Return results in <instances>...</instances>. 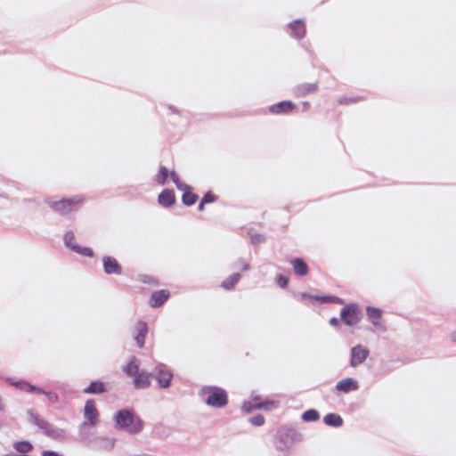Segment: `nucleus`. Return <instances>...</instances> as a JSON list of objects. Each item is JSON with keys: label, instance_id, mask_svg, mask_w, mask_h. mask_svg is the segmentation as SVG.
<instances>
[{"label": "nucleus", "instance_id": "4468645a", "mask_svg": "<svg viewBox=\"0 0 456 456\" xmlns=\"http://www.w3.org/2000/svg\"><path fill=\"white\" fill-rule=\"evenodd\" d=\"M170 293L167 289H160L153 292L150 299V305L152 307L161 306L169 297Z\"/></svg>", "mask_w": 456, "mask_h": 456}, {"label": "nucleus", "instance_id": "c9c22d12", "mask_svg": "<svg viewBox=\"0 0 456 456\" xmlns=\"http://www.w3.org/2000/svg\"><path fill=\"white\" fill-rule=\"evenodd\" d=\"M365 100L364 97H344L338 101L340 104H350V103H356L361 101Z\"/></svg>", "mask_w": 456, "mask_h": 456}, {"label": "nucleus", "instance_id": "a18cd8bd", "mask_svg": "<svg viewBox=\"0 0 456 456\" xmlns=\"http://www.w3.org/2000/svg\"><path fill=\"white\" fill-rule=\"evenodd\" d=\"M371 322L375 327L380 329L382 331L385 330V328L378 322V320H373Z\"/></svg>", "mask_w": 456, "mask_h": 456}, {"label": "nucleus", "instance_id": "6ab92c4d", "mask_svg": "<svg viewBox=\"0 0 456 456\" xmlns=\"http://www.w3.org/2000/svg\"><path fill=\"white\" fill-rule=\"evenodd\" d=\"M301 299L305 300L308 298H314L317 300H320L322 303H335L338 305H343L344 300L340 297H335V296H324V297H313L307 293H301Z\"/></svg>", "mask_w": 456, "mask_h": 456}, {"label": "nucleus", "instance_id": "8fccbe9b", "mask_svg": "<svg viewBox=\"0 0 456 456\" xmlns=\"http://www.w3.org/2000/svg\"><path fill=\"white\" fill-rule=\"evenodd\" d=\"M281 456H289V453H284L283 455H281Z\"/></svg>", "mask_w": 456, "mask_h": 456}, {"label": "nucleus", "instance_id": "39448f33", "mask_svg": "<svg viewBox=\"0 0 456 456\" xmlns=\"http://www.w3.org/2000/svg\"><path fill=\"white\" fill-rule=\"evenodd\" d=\"M340 318L346 325L354 326L361 321L362 313L356 304H348L341 309Z\"/></svg>", "mask_w": 456, "mask_h": 456}, {"label": "nucleus", "instance_id": "09e8293b", "mask_svg": "<svg viewBox=\"0 0 456 456\" xmlns=\"http://www.w3.org/2000/svg\"><path fill=\"white\" fill-rule=\"evenodd\" d=\"M4 456H28V455H26V454L20 455V454H15V453H9V454H5Z\"/></svg>", "mask_w": 456, "mask_h": 456}, {"label": "nucleus", "instance_id": "7ed1b4c3", "mask_svg": "<svg viewBox=\"0 0 456 456\" xmlns=\"http://www.w3.org/2000/svg\"><path fill=\"white\" fill-rule=\"evenodd\" d=\"M84 416L88 420V422L85 421L80 425V436L83 441H86L88 438V435L86 434L83 429L88 425L94 427L98 421V411L94 405V401L92 399H88L86 402L85 409H84Z\"/></svg>", "mask_w": 456, "mask_h": 456}, {"label": "nucleus", "instance_id": "72a5a7b5", "mask_svg": "<svg viewBox=\"0 0 456 456\" xmlns=\"http://www.w3.org/2000/svg\"><path fill=\"white\" fill-rule=\"evenodd\" d=\"M367 314L370 321L379 320L381 317L382 312L379 308H375L372 306H367L366 308Z\"/></svg>", "mask_w": 456, "mask_h": 456}, {"label": "nucleus", "instance_id": "6e6552de", "mask_svg": "<svg viewBox=\"0 0 456 456\" xmlns=\"http://www.w3.org/2000/svg\"><path fill=\"white\" fill-rule=\"evenodd\" d=\"M64 244L67 248H70L72 251L80 254L82 256L92 257L94 256V252L90 248L81 247L75 242V235L73 232L69 231L64 234Z\"/></svg>", "mask_w": 456, "mask_h": 456}, {"label": "nucleus", "instance_id": "473e14b6", "mask_svg": "<svg viewBox=\"0 0 456 456\" xmlns=\"http://www.w3.org/2000/svg\"><path fill=\"white\" fill-rule=\"evenodd\" d=\"M169 176L178 190L187 189V184L181 182L179 175L176 174L175 171L169 172Z\"/></svg>", "mask_w": 456, "mask_h": 456}, {"label": "nucleus", "instance_id": "412c9836", "mask_svg": "<svg viewBox=\"0 0 456 456\" xmlns=\"http://www.w3.org/2000/svg\"><path fill=\"white\" fill-rule=\"evenodd\" d=\"M38 428L50 437L58 438L61 436V431L45 419L40 422Z\"/></svg>", "mask_w": 456, "mask_h": 456}, {"label": "nucleus", "instance_id": "4c0bfd02", "mask_svg": "<svg viewBox=\"0 0 456 456\" xmlns=\"http://www.w3.org/2000/svg\"><path fill=\"white\" fill-rule=\"evenodd\" d=\"M250 240H251V243L253 245H257V244L264 243L266 239H265V236L263 234L254 233L251 235Z\"/></svg>", "mask_w": 456, "mask_h": 456}, {"label": "nucleus", "instance_id": "2f4dec72", "mask_svg": "<svg viewBox=\"0 0 456 456\" xmlns=\"http://www.w3.org/2000/svg\"><path fill=\"white\" fill-rule=\"evenodd\" d=\"M317 85L315 84H305L297 87V91L301 95H306L308 94L317 91Z\"/></svg>", "mask_w": 456, "mask_h": 456}, {"label": "nucleus", "instance_id": "1a4fd4ad", "mask_svg": "<svg viewBox=\"0 0 456 456\" xmlns=\"http://www.w3.org/2000/svg\"><path fill=\"white\" fill-rule=\"evenodd\" d=\"M297 105L291 101H281L268 107V112L273 115H286L293 112Z\"/></svg>", "mask_w": 456, "mask_h": 456}, {"label": "nucleus", "instance_id": "20e7f679", "mask_svg": "<svg viewBox=\"0 0 456 456\" xmlns=\"http://www.w3.org/2000/svg\"><path fill=\"white\" fill-rule=\"evenodd\" d=\"M84 200L80 197H74L71 199H62L59 201L47 200L46 203L56 212L62 215L67 214L74 209H77V206Z\"/></svg>", "mask_w": 456, "mask_h": 456}, {"label": "nucleus", "instance_id": "9b49d317", "mask_svg": "<svg viewBox=\"0 0 456 456\" xmlns=\"http://www.w3.org/2000/svg\"><path fill=\"white\" fill-rule=\"evenodd\" d=\"M102 265L104 272L107 274H118L120 275L122 273V266L118 263V261L109 256H105L102 258Z\"/></svg>", "mask_w": 456, "mask_h": 456}, {"label": "nucleus", "instance_id": "5701e85b", "mask_svg": "<svg viewBox=\"0 0 456 456\" xmlns=\"http://www.w3.org/2000/svg\"><path fill=\"white\" fill-rule=\"evenodd\" d=\"M183 194L182 196V201L185 206H192L198 200V195L191 191V187L187 184V189L182 190Z\"/></svg>", "mask_w": 456, "mask_h": 456}, {"label": "nucleus", "instance_id": "423d86ee", "mask_svg": "<svg viewBox=\"0 0 456 456\" xmlns=\"http://www.w3.org/2000/svg\"><path fill=\"white\" fill-rule=\"evenodd\" d=\"M276 440L281 441L284 445L292 447L295 443L302 440V435L295 428H281L277 433Z\"/></svg>", "mask_w": 456, "mask_h": 456}, {"label": "nucleus", "instance_id": "2eb2a0df", "mask_svg": "<svg viewBox=\"0 0 456 456\" xmlns=\"http://www.w3.org/2000/svg\"><path fill=\"white\" fill-rule=\"evenodd\" d=\"M158 202L164 208H170L175 203V192L172 190L165 189L158 196Z\"/></svg>", "mask_w": 456, "mask_h": 456}, {"label": "nucleus", "instance_id": "bb28decb", "mask_svg": "<svg viewBox=\"0 0 456 456\" xmlns=\"http://www.w3.org/2000/svg\"><path fill=\"white\" fill-rule=\"evenodd\" d=\"M168 176V169L164 166H160L159 173L154 177V181L159 185H164L167 183Z\"/></svg>", "mask_w": 456, "mask_h": 456}, {"label": "nucleus", "instance_id": "7c9ffc66", "mask_svg": "<svg viewBox=\"0 0 456 456\" xmlns=\"http://www.w3.org/2000/svg\"><path fill=\"white\" fill-rule=\"evenodd\" d=\"M319 419H320L319 412L314 409L307 410L302 414V419L304 421H316Z\"/></svg>", "mask_w": 456, "mask_h": 456}, {"label": "nucleus", "instance_id": "c03bdc74", "mask_svg": "<svg viewBox=\"0 0 456 456\" xmlns=\"http://www.w3.org/2000/svg\"><path fill=\"white\" fill-rule=\"evenodd\" d=\"M330 324L333 327H338L340 325V322L337 317H332L330 319Z\"/></svg>", "mask_w": 456, "mask_h": 456}, {"label": "nucleus", "instance_id": "f257e3e1", "mask_svg": "<svg viewBox=\"0 0 456 456\" xmlns=\"http://www.w3.org/2000/svg\"><path fill=\"white\" fill-rule=\"evenodd\" d=\"M113 420L118 429L125 430L129 434L140 433L144 426L143 421L129 409H121L113 416Z\"/></svg>", "mask_w": 456, "mask_h": 456}, {"label": "nucleus", "instance_id": "c756f323", "mask_svg": "<svg viewBox=\"0 0 456 456\" xmlns=\"http://www.w3.org/2000/svg\"><path fill=\"white\" fill-rule=\"evenodd\" d=\"M96 443L100 449L110 451L114 447L115 440L100 437L96 439Z\"/></svg>", "mask_w": 456, "mask_h": 456}, {"label": "nucleus", "instance_id": "aec40b11", "mask_svg": "<svg viewBox=\"0 0 456 456\" xmlns=\"http://www.w3.org/2000/svg\"><path fill=\"white\" fill-rule=\"evenodd\" d=\"M289 28L292 31V35L297 38L301 39L305 35V25L301 20H295L289 24Z\"/></svg>", "mask_w": 456, "mask_h": 456}, {"label": "nucleus", "instance_id": "c85d7f7f", "mask_svg": "<svg viewBox=\"0 0 456 456\" xmlns=\"http://www.w3.org/2000/svg\"><path fill=\"white\" fill-rule=\"evenodd\" d=\"M13 448L20 453H27L33 449V446L28 441H19L13 444Z\"/></svg>", "mask_w": 456, "mask_h": 456}, {"label": "nucleus", "instance_id": "49530a36", "mask_svg": "<svg viewBox=\"0 0 456 456\" xmlns=\"http://www.w3.org/2000/svg\"><path fill=\"white\" fill-rule=\"evenodd\" d=\"M206 203H203V201L201 200L198 206V209L200 211H203L204 210V207H205Z\"/></svg>", "mask_w": 456, "mask_h": 456}, {"label": "nucleus", "instance_id": "ea45409f", "mask_svg": "<svg viewBox=\"0 0 456 456\" xmlns=\"http://www.w3.org/2000/svg\"><path fill=\"white\" fill-rule=\"evenodd\" d=\"M217 199L216 196H215L214 194H212L210 191L207 192L203 198L201 199V200L203 201V203H211V202H214L216 201Z\"/></svg>", "mask_w": 456, "mask_h": 456}, {"label": "nucleus", "instance_id": "e433bc0d", "mask_svg": "<svg viewBox=\"0 0 456 456\" xmlns=\"http://www.w3.org/2000/svg\"><path fill=\"white\" fill-rule=\"evenodd\" d=\"M248 421L254 426L260 427L265 423V418L263 415L257 414L251 417Z\"/></svg>", "mask_w": 456, "mask_h": 456}, {"label": "nucleus", "instance_id": "0eeeda50", "mask_svg": "<svg viewBox=\"0 0 456 456\" xmlns=\"http://www.w3.org/2000/svg\"><path fill=\"white\" fill-rule=\"evenodd\" d=\"M152 373L161 388H167L170 387L173 373L167 365L163 363L158 364Z\"/></svg>", "mask_w": 456, "mask_h": 456}, {"label": "nucleus", "instance_id": "f3484780", "mask_svg": "<svg viewBox=\"0 0 456 456\" xmlns=\"http://www.w3.org/2000/svg\"><path fill=\"white\" fill-rule=\"evenodd\" d=\"M136 334L134 335V340L139 347H142L144 345V339L148 333V326L146 322L139 321L135 324Z\"/></svg>", "mask_w": 456, "mask_h": 456}, {"label": "nucleus", "instance_id": "dca6fc26", "mask_svg": "<svg viewBox=\"0 0 456 456\" xmlns=\"http://www.w3.org/2000/svg\"><path fill=\"white\" fill-rule=\"evenodd\" d=\"M276 402L274 401H265L263 403H244L243 406H242V409L246 411V412H250L251 411H253L254 409H260V410H265V411H270L272 410L273 407L276 406Z\"/></svg>", "mask_w": 456, "mask_h": 456}, {"label": "nucleus", "instance_id": "b1692460", "mask_svg": "<svg viewBox=\"0 0 456 456\" xmlns=\"http://www.w3.org/2000/svg\"><path fill=\"white\" fill-rule=\"evenodd\" d=\"M106 391V387L104 383L101 381H92L90 385L86 387L83 392L85 394H93V395H98L102 394Z\"/></svg>", "mask_w": 456, "mask_h": 456}, {"label": "nucleus", "instance_id": "58836bf2", "mask_svg": "<svg viewBox=\"0 0 456 456\" xmlns=\"http://www.w3.org/2000/svg\"><path fill=\"white\" fill-rule=\"evenodd\" d=\"M28 418H29V421L39 427L40 426V422L44 420V419H41L37 414L34 413L32 411H29L28 412Z\"/></svg>", "mask_w": 456, "mask_h": 456}, {"label": "nucleus", "instance_id": "f03ea898", "mask_svg": "<svg viewBox=\"0 0 456 456\" xmlns=\"http://www.w3.org/2000/svg\"><path fill=\"white\" fill-rule=\"evenodd\" d=\"M200 395L203 397V401L212 407L222 408L228 403L227 393L221 387H204L201 388Z\"/></svg>", "mask_w": 456, "mask_h": 456}, {"label": "nucleus", "instance_id": "ddd939ff", "mask_svg": "<svg viewBox=\"0 0 456 456\" xmlns=\"http://www.w3.org/2000/svg\"><path fill=\"white\" fill-rule=\"evenodd\" d=\"M134 378V387L138 389H144L151 386V379L153 378V373L146 370H140Z\"/></svg>", "mask_w": 456, "mask_h": 456}, {"label": "nucleus", "instance_id": "a19ab883", "mask_svg": "<svg viewBox=\"0 0 456 456\" xmlns=\"http://www.w3.org/2000/svg\"><path fill=\"white\" fill-rule=\"evenodd\" d=\"M288 282H289V279L287 277H285L281 274H279L277 276V283L281 288H282V289L286 288L288 285Z\"/></svg>", "mask_w": 456, "mask_h": 456}, {"label": "nucleus", "instance_id": "cd10ccee", "mask_svg": "<svg viewBox=\"0 0 456 456\" xmlns=\"http://www.w3.org/2000/svg\"><path fill=\"white\" fill-rule=\"evenodd\" d=\"M124 371L130 377H134L140 371L136 358L133 356L128 364L124 368Z\"/></svg>", "mask_w": 456, "mask_h": 456}, {"label": "nucleus", "instance_id": "f8f14e48", "mask_svg": "<svg viewBox=\"0 0 456 456\" xmlns=\"http://www.w3.org/2000/svg\"><path fill=\"white\" fill-rule=\"evenodd\" d=\"M7 381L12 387L22 391H26L28 393H45V390L43 388L33 386L26 380H15L13 378H8Z\"/></svg>", "mask_w": 456, "mask_h": 456}, {"label": "nucleus", "instance_id": "79ce46f5", "mask_svg": "<svg viewBox=\"0 0 456 456\" xmlns=\"http://www.w3.org/2000/svg\"><path fill=\"white\" fill-rule=\"evenodd\" d=\"M39 394L46 395L48 400L51 401V402H53V403H56L59 400L58 395L55 394V393L45 391V393H39Z\"/></svg>", "mask_w": 456, "mask_h": 456}, {"label": "nucleus", "instance_id": "a878e982", "mask_svg": "<svg viewBox=\"0 0 456 456\" xmlns=\"http://www.w3.org/2000/svg\"><path fill=\"white\" fill-rule=\"evenodd\" d=\"M240 280V274L239 273H234L226 278L221 284V287L225 289H232Z\"/></svg>", "mask_w": 456, "mask_h": 456}, {"label": "nucleus", "instance_id": "de8ad7c7", "mask_svg": "<svg viewBox=\"0 0 456 456\" xmlns=\"http://www.w3.org/2000/svg\"><path fill=\"white\" fill-rule=\"evenodd\" d=\"M451 338L453 342H456V331L452 332L451 334Z\"/></svg>", "mask_w": 456, "mask_h": 456}, {"label": "nucleus", "instance_id": "37998d69", "mask_svg": "<svg viewBox=\"0 0 456 456\" xmlns=\"http://www.w3.org/2000/svg\"><path fill=\"white\" fill-rule=\"evenodd\" d=\"M276 450L280 452H285L291 448V446L284 445V444L281 441L276 440Z\"/></svg>", "mask_w": 456, "mask_h": 456}, {"label": "nucleus", "instance_id": "f704fd0d", "mask_svg": "<svg viewBox=\"0 0 456 456\" xmlns=\"http://www.w3.org/2000/svg\"><path fill=\"white\" fill-rule=\"evenodd\" d=\"M232 269L240 268L241 271H248L250 269V265L243 258L237 259L232 265Z\"/></svg>", "mask_w": 456, "mask_h": 456}, {"label": "nucleus", "instance_id": "393cba45", "mask_svg": "<svg viewBox=\"0 0 456 456\" xmlns=\"http://www.w3.org/2000/svg\"><path fill=\"white\" fill-rule=\"evenodd\" d=\"M323 422L330 427L339 428L343 425V419L336 413H329L324 416Z\"/></svg>", "mask_w": 456, "mask_h": 456}, {"label": "nucleus", "instance_id": "4be33fe9", "mask_svg": "<svg viewBox=\"0 0 456 456\" xmlns=\"http://www.w3.org/2000/svg\"><path fill=\"white\" fill-rule=\"evenodd\" d=\"M294 272L299 276L306 275L308 273L307 265L301 258H294L290 261Z\"/></svg>", "mask_w": 456, "mask_h": 456}, {"label": "nucleus", "instance_id": "a211bd4d", "mask_svg": "<svg viewBox=\"0 0 456 456\" xmlns=\"http://www.w3.org/2000/svg\"><path fill=\"white\" fill-rule=\"evenodd\" d=\"M336 388L340 392L348 393L350 391L357 390L359 388V384L355 379L346 378L338 381L336 385Z\"/></svg>", "mask_w": 456, "mask_h": 456}, {"label": "nucleus", "instance_id": "9d476101", "mask_svg": "<svg viewBox=\"0 0 456 456\" xmlns=\"http://www.w3.org/2000/svg\"><path fill=\"white\" fill-rule=\"evenodd\" d=\"M369 354V349L362 345L352 347L350 365L354 368L362 364L367 359Z\"/></svg>", "mask_w": 456, "mask_h": 456}]
</instances>
